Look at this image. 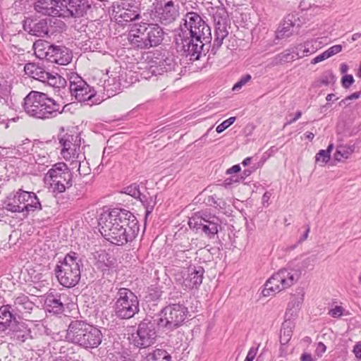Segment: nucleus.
<instances>
[{
  "instance_id": "393cba45",
  "label": "nucleus",
  "mask_w": 361,
  "mask_h": 361,
  "mask_svg": "<svg viewBox=\"0 0 361 361\" xmlns=\"http://www.w3.org/2000/svg\"><path fill=\"white\" fill-rule=\"evenodd\" d=\"M11 338L16 343L21 344L29 339H32L31 330L28 325L23 322H16L10 329Z\"/></svg>"
},
{
  "instance_id": "e433bc0d",
  "label": "nucleus",
  "mask_w": 361,
  "mask_h": 361,
  "mask_svg": "<svg viewBox=\"0 0 361 361\" xmlns=\"http://www.w3.org/2000/svg\"><path fill=\"white\" fill-rule=\"evenodd\" d=\"M51 47H52V44L49 42L42 39H38L34 42L32 48L37 57L47 60V55L48 54V51H50Z\"/></svg>"
},
{
  "instance_id": "a211bd4d",
  "label": "nucleus",
  "mask_w": 361,
  "mask_h": 361,
  "mask_svg": "<svg viewBox=\"0 0 361 361\" xmlns=\"http://www.w3.org/2000/svg\"><path fill=\"white\" fill-rule=\"evenodd\" d=\"M80 140H78V135L66 134L60 140V143L63 146L61 154L66 160L71 159H79L80 155H84L80 152Z\"/></svg>"
},
{
  "instance_id": "7c9ffc66",
  "label": "nucleus",
  "mask_w": 361,
  "mask_h": 361,
  "mask_svg": "<svg viewBox=\"0 0 361 361\" xmlns=\"http://www.w3.org/2000/svg\"><path fill=\"white\" fill-rule=\"evenodd\" d=\"M209 12L214 19V28H227L230 25L228 12L223 6L212 7Z\"/></svg>"
},
{
  "instance_id": "a18cd8bd",
  "label": "nucleus",
  "mask_w": 361,
  "mask_h": 361,
  "mask_svg": "<svg viewBox=\"0 0 361 361\" xmlns=\"http://www.w3.org/2000/svg\"><path fill=\"white\" fill-rule=\"evenodd\" d=\"M317 43L316 40H307L303 43V53L305 56L311 55L317 51V47L314 45Z\"/></svg>"
},
{
  "instance_id": "c9c22d12",
  "label": "nucleus",
  "mask_w": 361,
  "mask_h": 361,
  "mask_svg": "<svg viewBox=\"0 0 361 361\" xmlns=\"http://www.w3.org/2000/svg\"><path fill=\"white\" fill-rule=\"evenodd\" d=\"M110 258L109 254L105 252L98 255L94 266L98 270H100L103 273V275L105 274H109L110 268L113 266V262Z\"/></svg>"
},
{
  "instance_id": "dca6fc26",
  "label": "nucleus",
  "mask_w": 361,
  "mask_h": 361,
  "mask_svg": "<svg viewBox=\"0 0 361 361\" xmlns=\"http://www.w3.org/2000/svg\"><path fill=\"white\" fill-rule=\"evenodd\" d=\"M140 8L134 2L126 0L114 2L112 5V13L114 18L120 21L130 22L140 18Z\"/></svg>"
},
{
  "instance_id": "052dcab7",
  "label": "nucleus",
  "mask_w": 361,
  "mask_h": 361,
  "mask_svg": "<svg viewBox=\"0 0 361 361\" xmlns=\"http://www.w3.org/2000/svg\"><path fill=\"white\" fill-rule=\"evenodd\" d=\"M239 179L237 176H233L230 178H226L224 181V185L225 188L231 186L233 183H238Z\"/></svg>"
},
{
  "instance_id": "5701e85b",
  "label": "nucleus",
  "mask_w": 361,
  "mask_h": 361,
  "mask_svg": "<svg viewBox=\"0 0 361 361\" xmlns=\"http://www.w3.org/2000/svg\"><path fill=\"white\" fill-rule=\"evenodd\" d=\"M301 21L297 15L288 14L284 19L276 32L278 39L290 37L293 33L298 32Z\"/></svg>"
},
{
  "instance_id": "4468645a",
  "label": "nucleus",
  "mask_w": 361,
  "mask_h": 361,
  "mask_svg": "<svg viewBox=\"0 0 361 361\" xmlns=\"http://www.w3.org/2000/svg\"><path fill=\"white\" fill-rule=\"evenodd\" d=\"M68 80L70 92L75 99L80 102L92 101L93 104L97 103V101L92 100L95 96L94 90L92 89L78 74L71 73L68 76Z\"/></svg>"
},
{
  "instance_id": "49530a36",
  "label": "nucleus",
  "mask_w": 361,
  "mask_h": 361,
  "mask_svg": "<svg viewBox=\"0 0 361 361\" xmlns=\"http://www.w3.org/2000/svg\"><path fill=\"white\" fill-rule=\"evenodd\" d=\"M123 190L124 193L130 195L134 198L138 199L142 194L140 191L139 185L136 183H133L128 187H126Z\"/></svg>"
},
{
  "instance_id": "9d476101",
  "label": "nucleus",
  "mask_w": 361,
  "mask_h": 361,
  "mask_svg": "<svg viewBox=\"0 0 361 361\" xmlns=\"http://www.w3.org/2000/svg\"><path fill=\"white\" fill-rule=\"evenodd\" d=\"M45 180L50 181L51 188L55 192H63L72 185L73 174L68 166L63 162H59L52 166L45 175Z\"/></svg>"
},
{
  "instance_id": "cd10ccee",
  "label": "nucleus",
  "mask_w": 361,
  "mask_h": 361,
  "mask_svg": "<svg viewBox=\"0 0 361 361\" xmlns=\"http://www.w3.org/2000/svg\"><path fill=\"white\" fill-rule=\"evenodd\" d=\"M23 194H26L25 203L22 205V216L27 218L30 212L42 210L41 202L37 195L33 192L23 190Z\"/></svg>"
},
{
  "instance_id": "603ef678",
  "label": "nucleus",
  "mask_w": 361,
  "mask_h": 361,
  "mask_svg": "<svg viewBox=\"0 0 361 361\" xmlns=\"http://www.w3.org/2000/svg\"><path fill=\"white\" fill-rule=\"evenodd\" d=\"M235 117H230L229 118L224 121L221 123L216 128V131L218 133H221L231 126L235 121Z\"/></svg>"
},
{
  "instance_id": "423d86ee",
  "label": "nucleus",
  "mask_w": 361,
  "mask_h": 361,
  "mask_svg": "<svg viewBox=\"0 0 361 361\" xmlns=\"http://www.w3.org/2000/svg\"><path fill=\"white\" fill-rule=\"evenodd\" d=\"M66 25L56 18H46L44 19H32L27 18L23 21V30L29 35L44 37L55 35L62 32Z\"/></svg>"
},
{
  "instance_id": "2f4dec72",
  "label": "nucleus",
  "mask_w": 361,
  "mask_h": 361,
  "mask_svg": "<svg viewBox=\"0 0 361 361\" xmlns=\"http://www.w3.org/2000/svg\"><path fill=\"white\" fill-rule=\"evenodd\" d=\"M141 361H171V355L164 349H145L140 352Z\"/></svg>"
},
{
  "instance_id": "b1692460",
  "label": "nucleus",
  "mask_w": 361,
  "mask_h": 361,
  "mask_svg": "<svg viewBox=\"0 0 361 361\" xmlns=\"http://www.w3.org/2000/svg\"><path fill=\"white\" fill-rule=\"evenodd\" d=\"M26 194H23V189H18L15 193L10 194L2 202L3 209L11 213L22 214V205L25 203Z\"/></svg>"
},
{
  "instance_id": "bf43d9fd",
  "label": "nucleus",
  "mask_w": 361,
  "mask_h": 361,
  "mask_svg": "<svg viewBox=\"0 0 361 361\" xmlns=\"http://www.w3.org/2000/svg\"><path fill=\"white\" fill-rule=\"evenodd\" d=\"M343 308L341 306H336L331 309L329 314L334 318L340 317L343 314Z\"/></svg>"
},
{
  "instance_id": "1a4fd4ad",
  "label": "nucleus",
  "mask_w": 361,
  "mask_h": 361,
  "mask_svg": "<svg viewBox=\"0 0 361 361\" xmlns=\"http://www.w3.org/2000/svg\"><path fill=\"white\" fill-rule=\"evenodd\" d=\"M157 329L159 323L157 318L144 319L138 324L136 333L132 335L134 345L145 350L153 345L157 337Z\"/></svg>"
},
{
  "instance_id": "39448f33",
  "label": "nucleus",
  "mask_w": 361,
  "mask_h": 361,
  "mask_svg": "<svg viewBox=\"0 0 361 361\" xmlns=\"http://www.w3.org/2000/svg\"><path fill=\"white\" fill-rule=\"evenodd\" d=\"M113 305L115 316L121 319L133 318L140 312V302L137 295L129 288H116Z\"/></svg>"
},
{
  "instance_id": "f3484780",
  "label": "nucleus",
  "mask_w": 361,
  "mask_h": 361,
  "mask_svg": "<svg viewBox=\"0 0 361 361\" xmlns=\"http://www.w3.org/2000/svg\"><path fill=\"white\" fill-rule=\"evenodd\" d=\"M61 5L66 8L63 16L73 18L82 17L95 8L88 0H63Z\"/></svg>"
},
{
  "instance_id": "4d7b16f0",
  "label": "nucleus",
  "mask_w": 361,
  "mask_h": 361,
  "mask_svg": "<svg viewBox=\"0 0 361 361\" xmlns=\"http://www.w3.org/2000/svg\"><path fill=\"white\" fill-rule=\"evenodd\" d=\"M80 173H78L80 176H86L90 173L91 169L88 166V163L82 160L80 165Z\"/></svg>"
},
{
  "instance_id": "c756f323",
  "label": "nucleus",
  "mask_w": 361,
  "mask_h": 361,
  "mask_svg": "<svg viewBox=\"0 0 361 361\" xmlns=\"http://www.w3.org/2000/svg\"><path fill=\"white\" fill-rule=\"evenodd\" d=\"M13 85L4 78L0 80V106L4 109H11L14 105L12 99Z\"/></svg>"
},
{
  "instance_id": "680f3d73",
  "label": "nucleus",
  "mask_w": 361,
  "mask_h": 361,
  "mask_svg": "<svg viewBox=\"0 0 361 361\" xmlns=\"http://www.w3.org/2000/svg\"><path fill=\"white\" fill-rule=\"evenodd\" d=\"M293 53L298 58H303L305 56L302 55L303 53V43L298 44L293 49Z\"/></svg>"
},
{
  "instance_id": "864d4df0",
  "label": "nucleus",
  "mask_w": 361,
  "mask_h": 361,
  "mask_svg": "<svg viewBox=\"0 0 361 361\" xmlns=\"http://www.w3.org/2000/svg\"><path fill=\"white\" fill-rule=\"evenodd\" d=\"M317 256L315 255H310L302 260V269H312L317 262Z\"/></svg>"
},
{
  "instance_id": "a878e982",
  "label": "nucleus",
  "mask_w": 361,
  "mask_h": 361,
  "mask_svg": "<svg viewBox=\"0 0 361 361\" xmlns=\"http://www.w3.org/2000/svg\"><path fill=\"white\" fill-rule=\"evenodd\" d=\"M34 306V302L30 300L27 295L20 294L15 298L11 309L16 317H20V316L25 314H30L33 310Z\"/></svg>"
},
{
  "instance_id": "f03ea898",
  "label": "nucleus",
  "mask_w": 361,
  "mask_h": 361,
  "mask_svg": "<svg viewBox=\"0 0 361 361\" xmlns=\"http://www.w3.org/2000/svg\"><path fill=\"white\" fill-rule=\"evenodd\" d=\"M23 109L30 117L36 119L47 120L56 117L64 111L65 106L38 91H31L24 98Z\"/></svg>"
},
{
  "instance_id": "37998d69",
  "label": "nucleus",
  "mask_w": 361,
  "mask_h": 361,
  "mask_svg": "<svg viewBox=\"0 0 361 361\" xmlns=\"http://www.w3.org/2000/svg\"><path fill=\"white\" fill-rule=\"evenodd\" d=\"M303 295L301 296H296L294 295L291 298L290 301L288 302V308H287V313H290V315H293V314H296L298 310H300V307L303 302Z\"/></svg>"
},
{
  "instance_id": "9b49d317",
  "label": "nucleus",
  "mask_w": 361,
  "mask_h": 361,
  "mask_svg": "<svg viewBox=\"0 0 361 361\" xmlns=\"http://www.w3.org/2000/svg\"><path fill=\"white\" fill-rule=\"evenodd\" d=\"M179 37L180 42L178 41L177 43L178 45H181L180 51L183 55L189 57L190 61H195L199 60L202 55H206L207 49L205 47H207V44H210V42H204L202 36L181 32L179 34Z\"/></svg>"
},
{
  "instance_id": "4be33fe9",
  "label": "nucleus",
  "mask_w": 361,
  "mask_h": 361,
  "mask_svg": "<svg viewBox=\"0 0 361 361\" xmlns=\"http://www.w3.org/2000/svg\"><path fill=\"white\" fill-rule=\"evenodd\" d=\"M47 56V61L63 66L68 64L73 58L71 50L65 46L56 44H52Z\"/></svg>"
},
{
  "instance_id": "6e6552de",
  "label": "nucleus",
  "mask_w": 361,
  "mask_h": 361,
  "mask_svg": "<svg viewBox=\"0 0 361 361\" xmlns=\"http://www.w3.org/2000/svg\"><path fill=\"white\" fill-rule=\"evenodd\" d=\"M188 225L197 233H203L208 238H213L221 229V220L216 215L200 211L190 217Z\"/></svg>"
},
{
  "instance_id": "3c124183",
  "label": "nucleus",
  "mask_w": 361,
  "mask_h": 361,
  "mask_svg": "<svg viewBox=\"0 0 361 361\" xmlns=\"http://www.w3.org/2000/svg\"><path fill=\"white\" fill-rule=\"evenodd\" d=\"M331 156L324 149L319 150L315 156L316 162L322 161V165L326 164L330 160Z\"/></svg>"
},
{
  "instance_id": "338daca9",
  "label": "nucleus",
  "mask_w": 361,
  "mask_h": 361,
  "mask_svg": "<svg viewBox=\"0 0 361 361\" xmlns=\"http://www.w3.org/2000/svg\"><path fill=\"white\" fill-rule=\"evenodd\" d=\"M300 361H316L312 355L307 353H304L300 356Z\"/></svg>"
},
{
  "instance_id": "de8ad7c7",
  "label": "nucleus",
  "mask_w": 361,
  "mask_h": 361,
  "mask_svg": "<svg viewBox=\"0 0 361 361\" xmlns=\"http://www.w3.org/2000/svg\"><path fill=\"white\" fill-rule=\"evenodd\" d=\"M276 60H277L279 63L294 61L295 55L293 53V50L290 51V49H286L282 53L278 54L276 57Z\"/></svg>"
},
{
  "instance_id": "69168bd1",
  "label": "nucleus",
  "mask_w": 361,
  "mask_h": 361,
  "mask_svg": "<svg viewBox=\"0 0 361 361\" xmlns=\"http://www.w3.org/2000/svg\"><path fill=\"white\" fill-rule=\"evenodd\" d=\"M326 350V345L322 343L319 342L317 345V349H316V353L318 356L322 355V353H324Z\"/></svg>"
},
{
  "instance_id": "e2e57ef3",
  "label": "nucleus",
  "mask_w": 361,
  "mask_h": 361,
  "mask_svg": "<svg viewBox=\"0 0 361 361\" xmlns=\"http://www.w3.org/2000/svg\"><path fill=\"white\" fill-rule=\"evenodd\" d=\"M329 56L327 55L326 51H324L323 53H322L321 54L317 56L316 57H314L312 61H311V63L312 64H316L317 63H319L321 61H323L327 59H329Z\"/></svg>"
},
{
  "instance_id": "412c9836",
  "label": "nucleus",
  "mask_w": 361,
  "mask_h": 361,
  "mask_svg": "<svg viewBox=\"0 0 361 361\" xmlns=\"http://www.w3.org/2000/svg\"><path fill=\"white\" fill-rule=\"evenodd\" d=\"M154 15L161 23L167 25L176 20L178 16V10L173 1H168L164 4L157 5Z\"/></svg>"
},
{
  "instance_id": "f8f14e48",
  "label": "nucleus",
  "mask_w": 361,
  "mask_h": 361,
  "mask_svg": "<svg viewBox=\"0 0 361 361\" xmlns=\"http://www.w3.org/2000/svg\"><path fill=\"white\" fill-rule=\"evenodd\" d=\"M300 276V271L299 270L294 271V273L287 269L279 270L266 282L265 287L262 290L263 295L269 296L271 293L279 292L283 289L290 287L298 281Z\"/></svg>"
},
{
  "instance_id": "7ed1b4c3",
  "label": "nucleus",
  "mask_w": 361,
  "mask_h": 361,
  "mask_svg": "<svg viewBox=\"0 0 361 361\" xmlns=\"http://www.w3.org/2000/svg\"><path fill=\"white\" fill-rule=\"evenodd\" d=\"M66 338L72 343L87 350L97 348L102 342L103 334L100 329L86 321L75 319L68 326Z\"/></svg>"
},
{
  "instance_id": "bb28decb",
  "label": "nucleus",
  "mask_w": 361,
  "mask_h": 361,
  "mask_svg": "<svg viewBox=\"0 0 361 361\" xmlns=\"http://www.w3.org/2000/svg\"><path fill=\"white\" fill-rule=\"evenodd\" d=\"M66 300L65 294L49 293L45 300L47 310L54 314H61L64 311V302Z\"/></svg>"
},
{
  "instance_id": "473e14b6",
  "label": "nucleus",
  "mask_w": 361,
  "mask_h": 361,
  "mask_svg": "<svg viewBox=\"0 0 361 361\" xmlns=\"http://www.w3.org/2000/svg\"><path fill=\"white\" fill-rule=\"evenodd\" d=\"M146 27L149 48L161 44L164 35L163 29L157 24H146Z\"/></svg>"
},
{
  "instance_id": "a19ab883",
  "label": "nucleus",
  "mask_w": 361,
  "mask_h": 361,
  "mask_svg": "<svg viewBox=\"0 0 361 361\" xmlns=\"http://www.w3.org/2000/svg\"><path fill=\"white\" fill-rule=\"evenodd\" d=\"M56 88L65 87L66 80L58 73L52 74L48 71V75L44 79V82Z\"/></svg>"
},
{
  "instance_id": "20e7f679",
  "label": "nucleus",
  "mask_w": 361,
  "mask_h": 361,
  "mask_svg": "<svg viewBox=\"0 0 361 361\" xmlns=\"http://www.w3.org/2000/svg\"><path fill=\"white\" fill-rule=\"evenodd\" d=\"M59 263L54 271L60 284L66 288L75 286L80 280V269L83 267L79 254L70 252Z\"/></svg>"
},
{
  "instance_id": "13d9d810",
  "label": "nucleus",
  "mask_w": 361,
  "mask_h": 361,
  "mask_svg": "<svg viewBox=\"0 0 361 361\" xmlns=\"http://www.w3.org/2000/svg\"><path fill=\"white\" fill-rule=\"evenodd\" d=\"M341 51H342V46L340 44H336V45H334V46L331 47L330 48H329L327 50H326V52L327 55L329 56V57L330 58L331 56L341 52Z\"/></svg>"
},
{
  "instance_id": "58836bf2",
  "label": "nucleus",
  "mask_w": 361,
  "mask_h": 361,
  "mask_svg": "<svg viewBox=\"0 0 361 361\" xmlns=\"http://www.w3.org/2000/svg\"><path fill=\"white\" fill-rule=\"evenodd\" d=\"M354 145H338L334 154V159L338 161L343 159H346L354 152Z\"/></svg>"
},
{
  "instance_id": "c03bdc74",
  "label": "nucleus",
  "mask_w": 361,
  "mask_h": 361,
  "mask_svg": "<svg viewBox=\"0 0 361 361\" xmlns=\"http://www.w3.org/2000/svg\"><path fill=\"white\" fill-rule=\"evenodd\" d=\"M138 199L146 209V215L152 213L156 204V197H147L146 195L142 193Z\"/></svg>"
},
{
  "instance_id": "f704fd0d",
  "label": "nucleus",
  "mask_w": 361,
  "mask_h": 361,
  "mask_svg": "<svg viewBox=\"0 0 361 361\" xmlns=\"http://www.w3.org/2000/svg\"><path fill=\"white\" fill-rule=\"evenodd\" d=\"M25 73L35 80L44 82V79L48 75V71L39 63H27L24 66Z\"/></svg>"
},
{
  "instance_id": "c85d7f7f",
  "label": "nucleus",
  "mask_w": 361,
  "mask_h": 361,
  "mask_svg": "<svg viewBox=\"0 0 361 361\" xmlns=\"http://www.w3.org/2000/svg\"><path fill=\"white\" fill-rule=\"evenodd\" d=\"M59 1L57 0H37L35 4V10L42 15L56 18L61 13L57 9Z\"/></svg>"
},
{
  "instance_id": "f257e3e1",
  "label": "nucleus",
  "mask_w": 361,
  "mask_h": 361,
  "mask_svg": "<svg viewBox=\"0 0 361 361\" xmlns=\"http://www.w3.org/2000/svg\"><path fill=\"white\" fill-rule=\"evenodd\" d=\"M99 224L102 236L116 245L132 242L140 230L133 213L121 208H114L108 214H102Z\"/></svg>"
},
{
  "instance_id": "4c0bfd02",
  "label": "nucleus",
  "mask_w": 361,
  "mask_h": 361,
  "mask_svg": "<svg viewBox=\"0 0 361 361\" xmlns=\"http://www.w3.org/2000/svg\"><path fill=\"white\" fill-rule=\"evenodd\" d=\"M121 87L120 80L116 77L109 78L104 81V89L106 91L109 97L115 95L117 91L121 90Z\"/></svg>"
},
{
  "instance_id": "8fccbe9b",
  "label": "nucleus",
  "mask_w": 361,
  "mask_h": 361,
  "mask_svg": "<svg viewBox=\"0 0 361 361\" xmlns=\"http://www.w3.org/2000/svg\"><path fill=\"white\" fill-rule=\"evenodd\" d=\"M85 159V155H80L79 157V159H71L70 161V166H68V169H70V171H73L76 169V171L78 173H80V165L82 161V160Z\"/></svg>"
},
{
  "instance_id": "5fc2aeb1",
  "label": "nucleus",
  "mask_w": 361,
  "mask_h": 361,
  "mask_svg": "<svg viewBox=\"0 0 361 361\" xmlns=\"http://www.w3.org/2000/svg\"><path fill=\"white\" fill-rule=\"evenodd\" d=\"M251 80V75L250 74L244 75L233 87L232 90L236 91L240 90L244 86L248 81Z\"/></svg>"
},
{
  "instance_id": "0eeeda50",
  "label": "nucleus",
  "mask_w": 361,
  "mask_h": 361,
  "mask_svg": "<svg viewBox=\"0 0 361 361\" xmlns=\"http://www.w3.org/2000/svg\"><path fill=\"white\" fill-rule=\"evenodd\" d=\"M188 314V308L183 305L175 303L166 306L157 318L159 329L167 333L173 331L183 324Z\"/></svg>"
},
{
  "instance_id": "72a5a7b5",
  "label": "nucleus",
  "mask_w": 361,
  "mask_h": 361,
  "mask_svg": "<svg viewBox=\"0 0 361 361\" xmlns=\"http://www.w3.org/2000/svg\"><path fill=\"white\" fill-rule=\"evenodd\" d=\"M228 35L227 28H219V27L214 28V38L212 43L211 41L210 44H207V52L209 51L210 54L215 55L223 44L224 39Z\"/></svg>"
},
{
  "instance_id": "09e8293b",
  "label": "nucleus",
  "mask_w": 361,
  "mask_h": 361,
  "mask_svg": "<svg viewBox=\"0 0 361 361\" xmlns=\"http://www.w3.org/2000/svg\"><path fill=\"white\" fill-rule=\"evenodd\" d=\"M207 203L210 205L213 206L216 208H224L225 207L226 203L222 199L217 198L216 195H211L207 197Z\"/></svg>"
},
{
  "instance_id": "6ab92c4d",
  "label": "nucleus",
  "mask_w": 361,
  "mask_h": 361,
  "mask_svg": "<svg viewBox=\"0 0 361 361\" xmlns=\"http://www.w3.org/2000/svg\"><path fill=\"white\" fill-rule=\"evenodd\" d=\"M146 23L135 24L128 35L131 45L138 49H149Z\"/></svg>"
},
{
  "instance_id": "79ce46f5",
  "label": "nucleus",
  "mask_w": 361,
  "mask_h": 361,
  "mask_svg": "<svg viewBox=\"0 0 361 361\" xmlns=\"http://www.w3.org/2000/svg\"><path fill=\"white\" fill-rule=\"evenodd\" d=\"M11 308V305H3L0 307V320L13 324L16 322V317Z\"/></svg>"
},
{
  "instance_id": "774afa93",
  "label": "nucleus",
  "mask_w": 361,
  "mask_h": 361,
  "mask_svg": "<svg viewBox=\"0 0 361 361\" xmlns=\"http://www.w3.org/2000/svg\"><path fill=\"white\" fill-rule=\"evenodd\" d=\"M353 352L357 358L361 359V344H356L354 346Z\"/></svg>"
},
{
  "instance_id": "ddd939ff",
  "label": "nucleus",
  "mask_w": 361,
  "mask_h": 361,
  "mask_svg": "<svg viewBox=\"0 0 361 361\" xmlns=\"http://www.w3.org/2000/svg\"><path fill=\"white\" fill-rule=\"evenodd\" d=\"M184 25L186 30H182L181 32L202 36V38L206 42H210L212 39L210 27L198 13L195 12L188 13L185 16Z\"/></svg>"
},
{
  "instance_id": "6e6d98bb",
  "label": "nucleus",
  "mask_w": 361,
  "mask_h": 361,
  "mask_svg": "<svg viewBox=\"0 0 361 361\" xmlns=\"http://www.w3.org/2000/svg\"><path fill=\"white\" fill-rule=\"evenodd\" d=\"M355 82L352 75L345 74L341 78V85L345 89H348Z\"/></svg>"
},
{
  "instance_id": "aec40b11",
  "label": "nucleus",
  "mask_w": 361,
  "mask_h": 361,
  "mask_svg": "<svg viewBox=\"0 0 361 361\" xmlns=\"http://www.w3.org/2000/svg\"><path fill=\"white\" fill-rule=\"evenodd\" d=\"M204 269L202 266H190L188 268V274L185 275L180 274V279L183 286L185 289H197L202 283Z\"/></svg>"
},
{
  "instance_id": "2eb2a0df",
  "label": "nucleus",
  "mask_w": 361,
  "mask_h": 361,
  "mask_svg": "<svg viewBox=\"0 0 361 361\" xmlns=\"http://www.w3.org/2000/svg\"><path fill=\"white\" fill-rule=\"evenodd\" d=\"M178 66L173 56H166L161 59L152 60L143 69L141 75L146 80L153 76L163 75L164 73L175 71Z\"/></svg>"
},
{
  "instance_id": "ea45409f",
  "label": "nucleus",
  "mask_w": 361,
  "mask_h": 361,
  "mask_svg": "<svg viewBox=\"0 0 361 361\" xmlns=\"http://www.w3.org/2000/svg\"><path fill=\"white\" fill-rule=\"evenodd\" d=\"M293 325L290 322L285 321L280 331V343L287 345L292 337Z\"/></svg>"
},
{
  "instance_id": "0e129e2a",
  "label": "nucleus",
  "mask_w": 361,
  "mask_h": 361,
  "mask_svg": "<svg viewBox=\"0 0 361 361\" xmlns=\"http://www.w3.org/2000/svg\"><path fill=\"white\" fill-rule=\"evenodd\" d=\"M175 256H176V259L180 261V262H185V258H188L185 250L176 251Z\"/></svg>"
}]
</instances>
